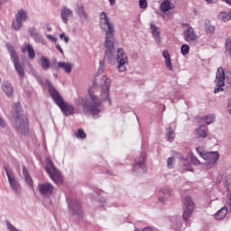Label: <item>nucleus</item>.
<instances>
[{
    "label": "nucleus",
    "instance_id": "obj_20",
    "mask_svg": "<svg viewBox=\"0 0 231 231\" xmlns=\"http://www.w3.org/2000/svg\"><path fill=\"white\" fill-rule=\"evenodd\" d=\"M41 67L44 69V71H48V69L51 68V62L50 61V59L42 56L41 58Z\"/></svg>",
    "mask_w": 231,
    "mask_h": 231
},
{
    "label": "nucleus",
    "instance_id": "obj_36",
    "mask_svg": "<svg viewBox=\"0 0 231 231\" xmlns=\"http://www.w3.org/2000/svg\"><path fill=\"white\" fill-rule=\"evenodd\" d=\"M139 6L143 10H145L147 8V0H139Z\"/></svg>",
    "mask_w": 231,
    "mask_h": 231
},
{
    "label": "nucleus",
    "instance_id": "obj_7",
    "mask_svg": "<svg viewBox=\"0 0 231 231\" xmlns=\"http://www.w3.org/2000/svg\"><path fill=\"white\" fill-rule=\"evenodd\" d=\"M117 62H118V69L121 72L125 71L127 69L125 68V64H127L128 60H127V54L124 51L123 49H118L117 51Z\"/></svg>",
    "mask_w": 231,
    "mask_h": 231
},
{
    "label": "nucleus",
    "instance_id": "obj_18",
    "mask_svg": "<svg viewBox=\"0 0 231 231\" xmlns=\"http://www.w3.org/2000/svg\"><path fill=\"white\" fill-rule=\"evenodd\" d=\"M161 12H169V10H172V8H174V5H172L171 3V0H164L162 4H161Z\"/></svg>",
    "mask_w": 231,
    "mask_h": 231
},
{
    "label": "nucleus",
    "instance_id": "obj_31",
    "mask_svg": "<svg viewBox=\"0 0 231 231\" xmlns=\"http://www.w3.org/2000/svg\"><path fill=\"white\" fill-rule=\"evenodd\" d=\"M180 51L182 55H188V53L190 51V47L187 44H183L180 48Z\"/></svg>",
    "mask_w": 231,
    "mask_h": 231
},
{
    "label": "nucleus",
    "instance_id": "obj_50",
    "mask_svg": "<svg viewBox=\"0 0 231 231\" xmlns=\"http://www.w3.org/2000/svg\"><path fill=\"white\" fill-rule=\"evenodd\" d=\"M143 231H153V230L152 229V227L147 226V227H144V228L143 229Z\"/></svg>",
    "mask_w": 231,
    "mask_h": 231
},
{
    "label": "nucleus",
    "instance_id": "obj_29",
    "mask_svg": "<svg viewBox=\"0 0 231 231\" xmlns=\"http://www.w3.org/2000/svg\"><path fill=\"white\" fill-rule=\"evenodd\" d=\"M77 14L78 15H79V17H84V19H86L87 14H86V12L84 11V5L78 6Z\"/></svg>",
    "mask_w": 231,
    "mask_h": 231
},
{
    "label": "nucleus",
    "instance_id": "obj_39",
    "mask_svg": "<svg viewBox=\"0 0 231 231\" xmlns=\"http://www.w3.org/2000/svg\"><path fill=\"white\" fill-rule=\"evenodd\" d=\"M196 151L199 154L201 155L202 158H203V155L207 153L205 152V150H203V147H197Z\"/></svg>",
    "mask_w": 231,
    "mask_h": 231
},
{
    "label": "nucleus",
    "instance_id": "obj_51",
    "mask_svg": "<svg viewBox=\"0 0 231 231\" xmlns=\"http://www.w3.org/2000/svg\"><path fill=\"white\" fill-rule=\"evenodd\" d=\"M57 50H59L61 53H63L62 48H60V45H56Z\"/></svg>",
    "mask_w": 231,
    "mask_h": 231
},
{
    "label": "nucleus",
    "instance_id": "obj_35",
    "mask_svg": "<svg viewBox=\"0 0 231 231\" xmlns=\"http://www.w3.org/2000/svg\"><path fill=\"white\" fill-rule=\"evenodd\" d=\"M24 179L26 183H28L30 187H33V180H32V177H30V175H25Z\"/></svg>",
    "mask_w": 231,
    "mask_h": 231
},
{
    "label": "nucleus",
    "instance_id": "obj_57",
    "mask_svg": "<svg viewBox=\"0 0 231 231\" xmlns=\"http://www.w3.org/2000/svg\"><path fill=\"white\" fill-rule=\"evenodd\" d=\"M160 201H163L162 199H160Z\"/></svg>",
    "mask_w": 231,
    "mask_h": 231
},
{
    "label": "nucleus",
    "instance_id": "obj_2",
    "mask_svg": "<svg viewBox=\"0 0 231 231\" xmlns=\"http://www.w3.org/2000/svg\"><path fill=\"white\" fill-rule=\"evenodd\" d=\"M100 26L105 30V32H106L104 44V48L106 50L105 55L106 57L111 58L113 57V51H115V27H113L109 23V19L107 18V14H106V12H102L100 14Z\"/></svg>",
    "mask_w": 231,
    "mask_h": 231
},
{
    "label": "nucleus",
    "instance_id": "obj_33",
    "mask_svg": "<svg viewBox=\"0 0 231 231\" xmlns=\"http://www.w3.org/2000/svg\"><path fill=\"white\" fill-rule=\"evenodd\" d=\"M166 136H167L168 140H170V141L174 140V130H172L171 128H168Z\"/></svg>",
    "mask_w": 231,
    "mask_h": 231
},
{
    "label": "nucleus",
    "instance_id": "obj_58",
    "mask_svg": "<svg viewBox=\"0 0 231 231\" xmlns=\"http://www.w3.org/2000/svg\"><path fill=\"white\" fill-rule=\"evenodd\" d=\"M229 76H230V78H231V73H229Z\"/></svg>",
    "mask_w": 231,
    "mask_h": 231
},
{
    "label": "nucleus",
    "instance_id": "obj_4",
    "mask_svg": "<svg viewBox=\"0 0 231 231\" xmlns=\"http://www.w3.org/2000/svg\"><path fill=\"white\" fill-rule=\"evenodd\" d=\"M46 84L51 98L54 100L55 104L60 107L63 115H65V116H69L70 115H73V113H75V108L73 107V106L64 101V99L62 98L60 94H59L57 89H55L51 82L47 80Z\"/></svg>",
    "mask_w": 231,
    "mask_h": 231
},
{
    "label": "nucleus",
    "instance_id": "obj_21",
    "mask_svg": "<svg viewBox=\"0 0 231 231\" xmlns=\"http://www.w3.org/2000/svg\"><path fill=\"white\" fill-rule=\"evenodd\" d=\"M15 19H17L20 22H24L28 20V13L24 10H19L18 13L15 14Z\"/></svg>",
    "mask_w": 231,
    "mask_h": 231
},
{
    "label": "nucleus",
    "instance_id": "obj_53",
    "mask_svg": "<svg viewBox=\"0 0 231 231\" xmlns=\"http://www.w3.org/2000/svg\"><path fill=\"white\" fill-rule=\"evenodd\" d=\"M208 5L216 3L217 0H206Z\"/></svg>",
    "mask_w": 231,
    "mask_h": 231
},
{
    "label": "nucleus",
    "instance_id": "obj_41",
    "mask_svg": "<svg viewBox=\"0 0 231 231\" xmlns=\"http://www.w3.org/2000/svg\"><path fill=\"white\" fill-rule=\"evenodd\" d=\"M162 194H163L164 196H171V190L167 189H163L161 190Z\"/></svg>",
    "mask_w": 231,
    "mask_h": 231
},
{
    "label": "nucleus",
    "instance_id": "obj_23",
    "mask_svg": "<svg viewBox=\"0 0 231 231\" xmlns=\"http://www.w3.org/2000/svg\"><path fill=\"white\" fill-rule=\"evenodd\" d=\"M218 19L220 21H223L224 23H226V21H230L231 20V12H221L218 14Z\"/></svg>",
    "mask_w": 231,
    "mask_h": 231
},
{
    "label": "nucleus",
    "instance_id": "obj_28",
    "mask_svg": "<svg viewBox=\"0 0 231 231\" xmlns=\"http://www.w3.org/2000/svg\"><path fill=\"white\" fill-rule=\"evenodd\" d=\"M226 51L228 53L229 57L231 58V37H227L226 41Z\"/></svg>",
    "mask_w": 231,
    "mask_h": 231
},
{
    "label": "nucleus",
    "instance_id": "obj_56",
    "mask_svg": "<svg viewBox=\"0 0 231 231\" xmlns=\"http://www.w3.org/2000/svg\"><path fill=\"white\" fill-rule=\"evenodd\" d=\"M103 71H104V70H98V73H100V72L102 73Z\"/></svg>",
    "mask_w": 231,
    "mask_h": 231
},
{
    "label": "nucleus",
    "instance_id": "obj_10",
    "mask_svg": "<svg viewBox=\"0 0 231 231\" xmlns=\"http://www.w3.org/2000/svg\"><path fill=\"white\" fill-rule=\"evenodd\" d=\"M184 41L188 42V44H194L198 41V34L196 33V31H194V28L188 27L184 31Z\"/></svg>",
    "mask_w": 231,
    "mask_h": 231
},
{
    "label": "nucleus",
    "instance_id": "obj_26",
    "mask_svg": "<svg viewBox=\"0 0 231 231\" xmlns=\"http://www.w3.org/2000/svg\"><path fill=\"white\" fill-rule=\"evenodd\" d=\"M22 27H23V22L15 18V20H14L12 23L13 30H20Z\"/></svg>",
    "mask_w": 231,
    "mask_h": 231
},
{
    "label": "nucleus",
    "instance_id": "obj_1",
    "mask_svg": "<svg viewBox=\"0 0 231 231\" xmlns=\"http://www.w3.org/2000/svg\"><path fill=\"white\" fill-rule=\"evenodd\" d=\"M100 86L103 88L100 96L101 99L98 98V96L95 95L93 91L88 90L90 97L88 109L92 115H98V113H100L102 102L108 100L109 104H111V97H109V87L111 86V79H109L107 76L101 77Z\"/></svg>",
    "mask_w": 231,
    "mask_h": 231
},
{
    "label": "nucleus",
    "instance_id": "obj_40",
    "mask_svg": "<svg viewBox=\"0 0 231 231\" xmlns=\"http://www.w3.org/2000/svg\"><path fill=\"white\" fill-rule=\"evenodd\" d=\"M174 162V158H169L167 161V165L169 167V169H172V162Z\"/></svg>",
    "mask_w": 231,
    "mask_h": 231
},
{
    "label": "nucleus",
    "instance_id": "obj_27",
    "mask_svg": "<svg viewBox=\"0 0 231 231\" xmlns=\"http://www.w3.org/2000/svg\"><path fill=\"white\" fill-rule=\"evenodd\" d=\"M136 165H140L142 167L143 163H145V152H142L139 159H135Z\"/></svg>",
    "mask_w": 231,
    "mask_h": 231
},
{
    "label": "nucleus",
    "instance_id": "obj_12",
    "mask_svg": "<svg viewBox=\"0 0 231 231\" xmlns=\"http://www.w3.org/2000/svg\"><path fill=\"white\" fill-rule=\"evenodd\" d=\"M38 190L42 196H48V194H53V185L51 183H42L38 186Z\"/></svg>",
    "mask_w": 231,
    "mask_h": 231
},
{
    "label": "nucleus",
    "instance_id": "obj_30",
    "mask_svg": "<svg viewBox=\"0 0 231 231\" xmlns=\"http://www.w3.org/2000/svg\"><path fill=\"white\" fill-rule=\"evenodd\" d=\"M198 134L200 138H207V132L205 131V126L200 125L198 129Z\"/></svg>",
    "mask_w": 231,
    "mask_h": 231
},
{
    "label": "nucleus",
    "instance_id": "obj_15",
    "mask_svg": "<svg viewBox=\"0 0 231 231\" xmlns=\"http://www.w3.org/2000/svg\"><path fill=\"white\" fill-rule=\"evenodd\" d=\"M26 51L28 52L29 59H35V51L32 45L27 44L22 48V53H26Z\"/></svg>",
    "mask_w": 231,
    "mask_h": 231
},
{
    "label": "nucleus",
    "instance_id": "obj_52",
    "mask_svg": "<svg viewBox=\"0 0 231 231\" xmlns=\"http://www.w3.org/2000/svg\"><path fill=\"white\" fill-rule=\"evenodd\" d=\"M110 5L113 6L114 5L116 4V0H108Z\"/></svg>",
    "mask_w": 231,
    "mask_h": 231
},
{
    "label": "nucleus",
    "instance_id": "obj_34",
    "mask_svg": "<svg viewBox=\"0 0 231 231\" xmlns=\"http://www.w3.org/2000/svg\"><path fill=\"white\" fill-rule=\"evenodd\" d=\"M10 55L14 64L19 62V56L17 55V52H11Z\"/></svg>",
    "mask_w": 231,
    "mask_h": 231
},
{
    "label": "nucleus",
    "instance_id": "obj_32",
    "mask_svg": "<svg viewBox=\"0 0 231 231\" xmlns=\"http://www.w3.org/2000/svg\"><path fill=\"white\" fill-rule=\"evenodd\" d=\"M77 138H80L81 140H84L86 138V132L82 129H78V132L75 134Z\"/></svg>",
    "mask_w": 231,
    "mask_h": 231
},
{
    "label": "nucleus",
    "instance_id": "obj_25",
    "mask_svg": "<svg viewBox=\"0 0 231 231\" xmlns=\"http://www.w3.org/2000/svg\"><path fill=\"white\" fill-rule=\"evenodd\" d=\"M58 68L64 69L67 73H71V64L63 61L58 62Z\"/></svg>",
    "mask_w": 231,
    "mask_h": 231
},
{
    "label": "nucleus",
    "instance_id": "obj_46",
    "mask_svg": "<svg viewBox=\"0 0 231 231\" xmlns=\"http://www.w3.org/2000/svg\"><path fill=\"white\" fill-rule=\"evenodd\" d=\"M23 176H29L30 174H28V169H26V167H23Z\"/></svg>",
    "mask_w": 231,
    "mask_h": 231
},
{
    "label": "nucleus",
    "instance_id": "obj_13",
    "mask_svg": "<svg viewBox=\"0 0 231 231\" xmlns=\"http://www.w3.org/2000/svg\"><path fill=\"white\" fill-rule=\"evenodd\" d=\"M73 15V11L69 9L68 7H63L60 11V17L64 23V24H68V17H71Z\"/></svg>",
    "mask_w": 231,
    "mask_h": 231
},
{
    "label": "nucleus",
    "instance_id": "obj_19",
    "mask_svg": "<svg viewBox=\"0 0 231 231\" xmlns=\"http://www.w3.org/2000/svg\"><path fill=\"white\" fill-rule=\"evenodd\" d=\"M70 209L72 210V212H74V214H79V216L82 214V206L79 201H74L73 203H71Z\"/></svg>",
    "mask_w": 231,
    "mask_h": 231
},
{
    "label": "nucleus",
    "instance_id": "obj_42",
    "mask_svg": "<svg viewBox=\"0 0 231 231\" xmlns=\"http://www.w3.org/2000/svg\"><path fill=\"white\" fill-rule=\"evenodd\" d=\"M226 207H227L228 209L231 211V195H229V196L227 197Z\"/></svg>",
    "mask_w": 231,
    "mask_h": 231
},
{
    "label": "nucleus",
    "instance_id": "obj_38",
    "mask_svg": "<svg viewBox=\"0 0 231 231\" xmlns=\"http://www.w3.org/2000/svg\"><path fill=\"white\" fill-rule=\"evenodd\" d=\"M29 33L31 37H38L39 35L37 32H35V28L33 27L29 29Z\"/></svg>",
    "mask_w": 231,
    "mask_h": 231
},
{
    "label": "nucleus",
    "instance_id": "obj_45",
    "mask_svg": "<svg viewBox=\"0 0 231 231\" xmlns=\"http://www.w3.org/2000/svg\"><path fill=\"white\" fill-rule=\"evenodd\" d=\"M7 50L9 53H14L15 51V50H14V46L12 45H7Z\"/></svg>",
    "mask_w": 231,
    "mask_h": 231
},
{
    "label": "nucleus",
    "instance_id": "obj_17",
    "mask_svg": "<svg viewBox=\"0 0 231 231\" xmlns=\"http://www.w3.org/2000/svg\"><path fill=\"white\" fill-rule=\"evenodd\" d=\"M2 89L4 93H5L6 97H13L14 96V87L8 82L4 83L2 85Z\"/></svg>",
    "mask_w": 231,
    "mask_h": 231
},
{
    "label": "nucleus",
    "instance_id": "obj_37",
    "mask_svg": "<svg viewBox=\"0 0 231 231\" xmlns=\"http://www.w3.org/2000/svg\"><path fill=\"white\" fill-rule=\"evenodd\" d=\"M205 120H206V124L208 125H210V124H212V122L214 121V116H207L206 117H205Z\"/></svg>",
    "mask_w": 231,
    "mask_h": 231
},
{
    "label": "nucleus",
    "instance_id": "obj_11",
    "mask_svg": "<svg viewBox=\"0 0 231 231\" xmlns=\"http://www.w3.org/2000/svg\"><path fill=\"white\" fill-rule=\"evenodd\" d=\"M202 158L206 160L209 165H212L219 160V153L217 152H208L202 155Z\"/></svg>",
    "mask_w": 231,
    "mask_h": 231
},
{
    "label": "nucleus",
    "instance_id": "obj_14",
    "mask_svg": "<svg viewBox=\"0 0 231 231\" xmlns=\"http://www.w3.org/2000/svg\"><path fill=\"white\" fill-rule=\"evenodd\" d=\"M151 30H152V36L155 39L157 44H160V42H162V37H161L162 32L160 31V28H158V26L154 25L153 23H151Z\"/></svg>",
    "mask_w": 231,
    "mask_h": 231
},
{
    "label": "nucleus",
    "instance_id": "obj_16",
    "mask_svg": "<svg viewBox=\"0 0 231 231\" xmlns=\"http://www.w3.org/2000/svg\"><path fill=\"white\" fill-rule=\"evenodd\" d=\"M162 56L165 59V65L167 69L172 71V61H171V54H169V51H163Z\"/></svg>",
    "mask_w": 231,
    "mask_h": 231
},
{
    "label": "nucleus",
    "instance_id": "obj_59",
    "mask_svg": "<svg viewBox=\"0 0 231 231\" xmlns=\"http://www.w3.org/2000/svg\"><path fill=\"white\" fill-rule=\"evenodd\" d=\"M0 82H1V79H0Z\"/></svg>",
    "mask_w": 231,
    "mask_h": 231
},
{
    "label": "nucleus",
    "instance_id": "obj_6",
    "mask_svg": "<svg viewBox=\"0 0 231 231\" xmlns=\"http://www.w3.org/2000/svg\"><path fill=\"white\" fill-rule=\"evenodd\" d=\"M215 84H217V88L214 89V93H219V91H223L225 87V69L219 67L217 71Z\"/></svg>",
    "mask_w": 231,
    "mask_h": 231
},
{
    "label": "nucleus",
    "instance_id": "obj_24",
    "mask_svg": "<svg viewBox=\"0 0 231 231\" xmlns=\"http://www.w3.org/2000/svg\"><path fill=\"white\" fill-rule=\"evenodd\" d=\"M14 64V69L17 71L18 75L23 78L24 77V67L23 66V64H21L19 61Z\"/></svg>",
    "mask_w": 231,
    "mask_h": 231
},
{
    "label": "nucleus",
    "instance_id": "obj_47",
    "mask_svg": "<svg viewBox=\"0 0 231 231\" xmlns=\"http://www.w3.org/2000/svg\"><path fill=\"white\" fill-rule=\"evenodd\" d=\"M60 39H63L66 42L69 41L68 36L64 35V33L60 35Z\"/></svg>",
    "mask_w": 231,
    "mask_h": 231
},
{
    "label": "nucleus",
    "instance_id": "obj_5",
    "mask_svg": "<svg viewBox=\"0 0 231 231\" xmlns=\"http://www.w3.org/2000/svg\"><path fill=\"white\" fill-rule=\"evenodd\" d=\"M46 167L45 170L48 172L50 178L56 183V185H62L64 181V178H62V174L57 168H55V165H53V162H51V159L46 160Z\"/></svg>",
    "mask_w": 231,
    "mask_h": 231
},
{
    "label": "nucleus",
    "instance_id": "obj_49",
    "mask_svg": "<svg viewBox=\"0 0 231 231\" xmlns=\"http://www.w3.org/2000/svg\"><path fill=\"white\" fill-rule=\"evenodd\" d=\"M0 127H5V121L0 117Z\"/></svg>",
    "mask_w": 231,
    "mask_h": 231
},
{
    "label": "nucleus",
    "instance_id": "obj_9",
    "mask_svg": "<svg viewBox=\"0 0 231 231\" xmlns=\"http://www.w3.org/2000/svg\"><path fill=\"white\" fill-rule=\"evenodd\" d=\"M4 169L7 176V180L9 181L11 189L14 190V192H19V189H21L19 182L15 180V177H14V175L12 174V171L8 170V167L5 166Z\"/></svg>",
    "mask_w": 231,
    "mask_h": 231
},
{
    "label": "nucleus",
    "instance_id": "obj_54",
    "mask_svg": "<svg viewBox=\"0 0 231 231\" xmlns=\"http://www.w3.org/2000/svg\"><path fill=\"white\" fill-rule=\"evenodd\" d=\"M226 3H227V5H231V0H226Z\"/></svg>",
    "mask_w": 231,
    "mask_h": 231
},
{
    "label": "nucleus",
    "instance_id": "obj_22",
    "mask_svg": "<svg viewBox=\"0 0 231 231\" xmlns=\"http://www.w3.org/2000/svg\"><path fill=\"white\" fill-rule=\"evenodd\" d=\"M227 212L228 209L226 208H222L215 214V219H217V221L224 219V217H226Z\"/></svg>",
    "mask_w": 231,
    "mask_h": 231
},
{
    "label": "nucleus",
    "instance_id": "obj_3",
    "mask_svg": "<svg viewBox=\"0 0 231 231\" xmlns=\"http://www.w3.org/2000/svg\"><path fill=\"white\" fill-rule=\"evenodd\" d=\"M11 120L16 131L22 134H28V117L23 114L21 104L15 103L13 105Z\"/></svg>",
    "mask_w": 231,
    "mask_h": 231
},
{
    "label": "nucleus",
    "instance_id": "obj_44",
    "mask_svg": "<svg viewBox=\"0 0 231 231\" xmlns=\"http://www.w3.org/2000/svg\"><path fill=\"white\" fill-rule=\"evenodd\" d=\"M214 30H215L214 26H209L207 29V33H214Z\"/></svg>",
    "mask_w": 231,
    "mask_h": 231
},
{
    "label": "nucleus",
    "instance_id": "obj_55",
    "mask_svg": "<svg viewBox=\"0 0 231 231\" xmlns=\"http://www.w3.org/2000/svg\"><path fill=\"white\" fill-rule=\"evenodd\" d=\"M47 31H48V32H51V27L48 26V27H47Z\"/></svg>",
    "mask_w": 231,
    "mask_h": 231
},
{
    "label": "nucleus",
    "instance_id": "obj_8",
    "mask_svg": "<svg viewBox=\"0 0 231 231\" xmlns=\"http://www.w3.org/2000/svg\"><path fill=\"white\" fill-rule=\"evenodd\" d=\"M184 205L186 209L183 213V219L184 221H189V217H190V214H192V211L194 210V201H192L190 197H185Z\"/></svg>",
    "mask_w": 231,
    "mask_h": 231
},
{
    "label": "nucleus",
    "instance_id": "obj_43",
    "mask_svg": "<svg viewBox=\"0 0 231 231\" xmlns=\"http://www.w3.org/2000/svg\"><path fill=\"white\" fill-rule=\"evenodd\" d=\"M191 162L194 163V165H199V160H198L193 155H191Z\"/></svg>",
    "mask_w": 231,
    "mask_h": 231
},
{
    "label": "nucleus",
    "instance_id": "obj_48",
    "mask_svg": "<svg viewBox=\"0 0 231 231\" xmlns=\"http://www.w3.org/2000/svg\"><path fill=\"white\" fill-rule=\"evenodd\" d=\"M47 37H48L51 41H57V40L55 39V37H53L51 34L47 35Z\"/></svg>",
    "mask_w": 231,
    "mask_h": 231
}]
</instances>
